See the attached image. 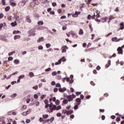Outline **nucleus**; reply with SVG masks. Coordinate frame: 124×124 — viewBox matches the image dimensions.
Segmentation results:
<instances>
[{"label":"nucleus","instance_id":"obj_50","mask_svg":"<svg viewBox=\"0 0 124 124\" xmlns=\"http://www.w3.org/2000/svg\"><path fill=\"white\" fill-rule=\"evenodd\" d=\"M62 113L64 114H67V110H66V109H63Z\"/></svg>","mask_w":124,"mask_h":124},{"label":"nucleus","instance_id":"obj_44","mask_svg":"<svg viewBox=\"0 0 124 124\" xmlns=\"http://www.w3.org/2000/svg\"><path fill=\"white\" fill-rule=\"evenodd\" d=\"M1 2H2V5H5L6 4L5 0H2Z\"/></svg>","mask_w":124,"mask_h":124},{"label":"nucleus","instance_id":"obj_1","mask_svg":"<svg viewBox=\"0 0 124 124\" xmlns=\"http://www.w3.org/2000/svg\"><path fill=\"white\" fill-rule=\"evenodd\" d=\"M0 40H2V41H4V42H8L7 39H6V37L4 35L0 36Z\"/></svg>","mask_w":124,"mask_h":124},{"label":"nucleus","instance_id":"obj_45","mask_svg":"<svg viewBox=\"0 0 124 124\" xmlns=\"http://www.w3.org/2000/svg\"><path fill=\"white\" fill-rule=\"evenodd\" d=\"M109 19L111 21V20H113V19H115V17H113L112 16H109Z\"/></svg>","mask_w":124,"mask_h":124},{"label":"nucleus","instance_id":"obj_3","mask_svg":"<svg viewBox=\"0 0 124 124\" xmlns=\"http://www.w3.org/2000/svg\"><path fill=\"white\" fill-rule=\"evenodd\" d=\"M117 51L118 52V54H121V55H123V48L121 47H119L117 49Z\"/></svg>","mask_w":124,"mask_h":124},{"label":"nucleus","instance_id":"obj_25","mask_svg":"<svg viewBox=\"0 0 124 124\" xmlns=\"http://www.w3.org/2000/svg\"><path fill=\"white\" fill-rule=\"evenodd\" d=\"M63 103H64V104L66 105L67 104V103H68V101L67 100H66L65 99H64L63 101Z\"/></svg>","mask_w":124,"mask_h":124},{"label":"nucleus","instance_id":"obj_48","mask_svg":"<svg viewBox=\"0 0 124 124\" xmlns=\"http://www.w3.org/2000/svg\"><path fill=\"white\" fill-rule=\"evenodd\" d=\"M92 18V16L91 15H89L87 17L88 20H91Z\"/></svg>","mask_w":124,"mask_h":124},{"label":"nucleus","instance_id":"obj_47","mask_svg":"<svg viewBox=\"0 0 124 124\" xmlns=\"http://www.w3.org/2000/svg\"><path fill=\"white\" fill-rule=\"evenodd\" d=\"M120 40H124V38H119L117 40V41H116V42H118L119 41H120Z\"/></svg>","mask_w":124,"mask_h":124},{"label":"nucleus","instance_id":"obj_24","mask_svg":"<svg viewBox=\"0 0 124 124\" xmlns=\"http://www.w3.org/2000/svg\"><path fill=\"white\" fill-rule=\"evenodd\" d=\"M29 76H30V77H33V76H34V74H33V73L32 72H30Z\"/></svg>","mask_w":124,"mask_h":124},{"label":"nucleus","instance_id":"obj_27","mask_svg":"<svg viewBox=\"0 0 124 124\" xmlns=\"http://www.w3.org/2000/svg\"><path fill=\"white\" fill-rule=\"evenodd\" d=\"M20 33V31H14L13 33V34H16V33Z\"/></svg>","mask_w":124,"mask_h":124},{"label":"nucleus","instance_id":"obj_46","mask_svg":"<svg viewBox=\"0 0 124 124\" xmlns=\"http://www.w3.org/2000/svg\"><path fill=\"white\" fill-rule=\"evenodd\" d=\"M58 91H59V89L57 88H55L53 89L54 93H57V92H58Z\"/></svg>","mask_w":124,"mask_h":124},{"label":"nucleus","instance_id":"obj_42","mask_svg":"<svg viewBox=\"0 0 124 124\" xmlns=\"http://www.w3.org/2000/svg\"><path fill=\"white\" fill-rule=\"evenodd\" d=\"M8 62H9V61H13V57H8Z\"/></svg>","mask_w":124,"mask_h":124},{"label":"nucleus","instance_id":"obj_31","mask_svg":"<svg viewBox=\"0 0 124 124\" xmlns=\"http://www.w3.org/2000/svg\"><path fill=\"white\" fill-rule=\"evenodd\" d=\"M46 48H50V47H51V44L48 43V44H46Z\"/></svg>","mask_w":124,"mask_h":124},{"label":"nucleus","instance_id":"obj_20","mask_svg":"<svg viewBox=\"0 0 124 124\" xmlns=\"http://www.w3.org/2000/svg\"><path fill=\"white\" fill-rule=\"evenodd\" d=\"M15 53H16L15 51H12L8 53V56H12V55H13V54H15Z\"/></svg>","mask_w":124,"mask_h":124},{"label":"nucleus","instance_id":"obj_6","mask_svg":"<svg viewBox=\"0 0 124 124\" xmlns=\"http://www.w3.org/2000/svg\"><path fill=\"white\" fill-rule=\"evenodd\" d=\"M25 3L24 2V1H20L19 3H18V5L19 6H20V7H23V6H24L25 5Z\"/></svg>","mask_w":124,"mask_h":124},{"label":"nucleus","instance_id":"obj_21","mask_svg":"<svg viewBox=\"0 0 124 124\" xmlns=\"http://www.w3.org/2000/svg\"><path fill=\"white\" fill-rule=\"evenodd\" d=\"M54 120H55V117H52L49 119V121L50 123H53V122H54Z\"/></svg>","mask_w":124,"mask_h":124},{"label":"nucleus","instance_id":"obj_14","mask_svg":"<svg viewBox=\"0 0 124 124\" xmlns=\"http://www.w3.org/2000/svg\"><path fill=\"white\" fill-rule=\"evenodd\" d=\"M73 17H78V12L76 11L75 14H74L72 15Z\"/></svg>","mask_w":124,"mask_h":124},{"label":"nucleus","instance_id":"obj_5","mask_svg":"<svg viewBox=\"0 0 124 124\" xmlns=\"http://www.w3.org/2000/svg\"><path fill=\"white\" fill-rule=\"evenodd\" d=\"M70 34L73 35V37H74V38H77V37L78 36L77 35V34H76V33H75V32H71Z\"/></svg>","mask_w":124,"mask_h":124},{"label":"nucleus","instance_id":"obj_13","mask_svg":"<svg viewBox=\"0 0 124 124\" xmlns=\"http://www.w3.org/2000/svg\"><path fill=\"white\" fill-rule=\"evenodd\" d=\"M79 34L80 35H83V34H84V31H83V30L82 29L79 30Z\"/></svg>","mask_w":124,"mask_h":124},{"label":"nucleus","instance_id":"obj_30","mask_svg":"<svg viewBox=\"0 0 124 124\" xmlns=\"http://www.w3.org/2000/svg\"><path fill=\"white\" fill-rule=\"evenodd\" d=\"M39 122L40 123H43L44 122V119L42 117H40L39 119Z\"/></svg>","mask_w":124,"mask_h":124},{"label":"nucleus","instance_id":"obj_51","mask_svg":"<svg viewBox=\"0 0 124 124\" xmlns=\"http://www.w3.org/2000/svg\"><path fill=\"white\" fill-rule=\"evenodd\" d=\"M44 103H45L46 104H48V103H49V101L48 100V99H46V100H45Z\"/></svg>","mask_w":124,"mask_h":124},{"label":"nucleus","instance_id":"obj_41","mask_svg":"<svg viewBox=\"0 0 124 124\" xmlns=\"http://www.w3.org/2000/svg\"><path fill=\"white\" fill-rule=\"evenodd\" d=\"M81 104V99L78 98V106H79V105Z\"/></svg>","mask_w":124,"mask_h":124},{"label":"nucleus","instance_id":"obj_55","mask_svg":"<svg viewBox=\"0 0 124 124\" xmlns=\"http://www.w3.org/2000/svg\"><path fill=\"white\" fill-rule=\"evenodd\" d=\"M22 115H23V116H27V115H28V114L27 113V112H23L22 113Z\"/></svg>","mask_w":124,"mask_h":124},{"label":"nucleus","instance_id":"obj_8","mask_svg":"<svg viewBox=\"0 0 124 124\" xmlns=\"http://www.w3.org/2000/svg\"><path fill=\"white\" fill-rule=\"evenodd\" d=\"M66 97L68 98V101H72L73 100V99L71 97V95H66Z\"/></svg>","mask_w":124,"mask_h":124},{"label":"nucleus","instance_id":"obj_64","mask_svg":"<svg viewBox=\"0 0 124 124\" xmlns=\"http://www.w3.org/2000/svg\"><path fill=\"white\" fill-rule=\"evenodd\" d=\"M53 106H54V105H53V102H51V103H50V104L49 105V108H52V107Z\"/></svg>","mask_w":124,"mask_h":124},{"label":"nucleus","instance_id":"obj_59","mask_svg":"<svg viewBox=\"0 0 124 124\" xmlns=\"http://www.w3.org/2000/svg\"><path fill=\"white\" fill-rule=\"evenodd\" d=\"M10 87H11V85H9L8 86L5 87V89L8 90V89H9V88H10Z\"/></svg>","mask_w":124,"mask_h":124},{"label":"nucleus","instance_id":"obj_17","mask_svg":"<svg viewBox=\"0 0 124 124\" xmlns=\"http://www.w3.org/2000/svg\"><path fill=\"white\" fill-rule=\"evenodd\" d=\"M21 36L20 35H15L14 36V39L15 40H16V39H19Z\"/></svg>","mask_w":124,"mask_h":124},{"label":"nucleus","instance_id":"obj_10","mask_svg":"<svg viewBox=\"0 0 124 124\" xmlns=\"http://www.w3.org/2000/svg\"><path fill=\"white\" fill-rule=\"evenodd\" d=\"M44 40V38L43 37H42L41 38H39L37 42L39 43L40 42H41V41H43Z\"/></svg>","mask_w":124,"mask_h":124},{"label":"nucleus","instance_id":"obj_43","mask_svg":"<svg viewBox=\"0 0 124 124\" xmlns=\"http://www.w3.org/2000/svg\"><path fill=\"white\" fill-rule=\"evenodd\" d=\"M56 87H57V88H61V87H62V85H61L60 83H57L56 85Z\"/></svg>","mask_w":124,"mask_h":124},{"label":"nucleus","instance_id":"obj_19","mask_svg":"<svg viewBox=\"0 0 124 124\" xmlns=\"http://www.w3.org/2000/svg\"><path fill=\"white\" fill-rule=\"evenodd\" d=\"M26 113L27 115H29V114H31V109L30 108L27 111Z\"/></svg>","mask_w":124,"mask_h":124},{"label":"nucleus","instance_id":"obj_57","mask_svg":"<svg viewBox=\"0 0 124 124\" xmlns=\"http://www.w3.org/2000/svg\"><path fill=\"white\" fill-rule=\"evenodd\" d=\"M50 14H51V15H55V11H52L50 12Z\"/></svg>","mask_w":124,"mask_h":124},{"label":"nucleus","instance_id":"obj_35","mask_svg":"<svg viewBox=\"0 0 124 124\" xmlns=\"http://www.w3.org/2000/svg\"><path fill=\"white\" fill-rule=\"evenodd\" d=\"M24 77H25V75H21L19 76L18 78L19 79H23V78H24Z\"/></svg>","mask_w":124,"mask_h":124},{"label":"nucleus","instance_id":"obj_2","mask_svg":"<svg viewBox=\"0 0 124 124\" xmlns=\"http://www.w3.org/2000/svg\"><path fill=\"white\" fill-rule=\"evenodd\" d=\"M56 109H57V106H56L55 105H54L53 106L51 107V108H50V112H49V113L53 112V111L54 110H56Z\"/></svg>","mask_w":124,"mask_h":124},{"label":"nucleus","instance_id":"obj_28","mask_svg":"<svg viewBox=\"0 0 124 124\" xmlns=\"http://www.w3.org/2000/svg\"><path fill=\"white\" fill-rule=\"evenodd\" d=\"M62 109V106H58L57 107H56V111H58V110H61Z\"/></svg>","mask_w":124,"mask_h":124},{"label":"nucleus","instance_id":"obj_29","mask_svg":"<svg viewBox=\"0 0 124 124\" xmlns=\"http://www.w3.org/2000/svg\"><path fill=\"white\" fill-rule=\"evenodd\" d=\"M60 100H57L56 101H55V104H56L57 105H60Z\"/></svg>","mask_w":124,"mask_h":124},{"label":"nucleus","instance_id":"obj_12","mask_svg":"<svg viewBox=\"0 0 124 124\" xmlns=\"http://www.w3.org/2000/svg\"><path fill=\"white\" fill-rule=\"evenodd\" d=\"M11 26H12V27H15L16 26H17V22L16 21H15L14 22H12L11 23Z\"/></svg>","mask_w":124,"mask_h":124},{"label":"nucleus","instance_id":"obj_49","mask_svg":"<svg viewBox=\"0 0 124 124\" xmlns=\"http://www.w3.org/2000/svg\"><path fill=\"white\" fill-rule=\"evenodd\" d=\"M34 98H35V99H37V98H38V95H37V94H35L34 95Z\"/></svg>","mask_w":124,"mask_h":124},{"label":"nucleus","instance_id":"obj_63","mask_svg":"<svg viewBox=\"0 0 124 124\" xmlns=\"http://www.w3.org/2000/svg\"><path fill=\"white\" fill-rule=\"evenodd\" d=\"M51 85L52 86H55V85H56V82L54 81H53L52 82H51Z\"/></svg>","mask_w":124,"mask_h":124},{"label":"nucleus","instance_id":"obj_36","mask_svg":"<svg viewBox=\"0 0 124 124\" xmlns=\"http://www.w3.org/2000/svg\"><path fill=\"white\" fill-rule=\"evenodd\" d=\"M38 50H43V46H40L38 47Z\"/></svg>","mask_w":124,"mask_h":124},{"label":"nucleus","instance_id":"obj_16","mask_svg":"<svg viewBox=\"0 0 124 124\" xmlns=\"http://www.w3.org/2000/svg\"><path fill=\"white\" fill-rule=\"evenodd\" d=\"M35 29H32L31 30L29 31L28 32H29V33H33V32H35Z\"/></svg>","mask_w":124,"mask_h":124},{"label":"nucleus","instance_id":"obj_9","mask_svg":"<svg viewBox=\"0 0 124 124\" xmlns=\"http://www.w3.org/2000/svg\"><path fill=\"white\" fill-rule=\"evenodd\" d=\"M120 30H123L124 29V22H121L120 23Z\"/></svg>","mask_w":124,"mask_h":124},{"label":"nucleus","instance_id":"obj_23","mask_svg":"<svg viewBox=\"0 0 124 124\" xmlns=\"http://www.w3.org/2000/svg\"><path fill=\"white\" fill-rule=\"evenodd\" d=\"M9 9H10V7L9 6H7L6 8H5V10L6 12L9 11Z\"/></svg>","mask_w":124,"mask_h":124},{"label":"nucleus","instance_id":"obj_53","mask_svg":"<svg viewBox=\"0 0 124 124\" xmlns=\"http://www.w3.org/2000/svg\"><path fill=\"white\" fill-rule=\"evenodd\" d=\"M52 5L53 7L57 6V3L56 2H52Z\"/></svg>","mask_w":124,"mask_h":124},{"label":"nucleus","instance_id":"obj_11","mask_svg":"<svg viewBox=\"0 0 124 124\" xmlns=\"http://www.w3.org/2000/svg\"><path fill=\"white\" fill-rule=\"evenodd\" d=\"M73 113V110L70 109L69 110L67 111V115H71Z\"/></svg>","mask_w":124,"mask_h":124},{"label":"nucleus","instance_id":"obj_15","mask_svg":"<svg viewBox=\"0 0 124 124\" xmlns=\"http://www.w3.org/2000/svg\"><path fill=\"white\" fill-rule=\"evenodd\" d=\"M49 117V115L48 114H43V119H47Z\"/></svg>","mask_w":124,"mask_h":124},{"label":"nucleus","instance_id":"obj_7","mask_svg":"<svg viewBox=\"0 0 124 124\" xmlns=\"http://www.w3.org/2000/svg\"><path fill=\"white\" fill-rule=\"evenodd\" d=\"M30 18H31V16H26V20H27V21L28 23H31V19Z\"/></svg>","mask_w":124,"mask_h":124},{"label":"nucleus","instance_id":"obj_18","mask_svg":"<svg viewBox=\"0 0 124 124\" xmlns=\"http://www.w3.org/2000/svg\"><path fill=\"white\" fill-rule=\"evenodd\" d=\"M14 62L16 63V64H18V63H20V61L19 60L16 59L14 61Z\"/></svg>","mask_w":124,"mask_h":124},{"label":"nucleus","instance_id":"obj_38","mask_svg":"<svg viewBox=\"0 0 124 124\" xmlns=\"http://www.w3.org/2000/svg\"><path fill=\"white\" fill-rule=\"evenodd\" d=\"M75 110H77L78 109V103H77L76 105L74 107Z\"/></svg>","mask_w":124,"mask_h":124},{"label":"nucleus","instance_id":"obj_62","mask_svg":"<svg viewBox=\"0 0 124 124\" xmlns=\"http://www.w3.org/2000/svg\"><path fill=\"white\" fill-rule=\"evenodd\" d=\"M3 17V14L0 13V19H1Z\"/></svg>","mask_w":124,"mask_h":124},{"label":"nucleus","instance_id":"obj_39","mask_svg":"<svg viewBox=\"0 0 124 124\" xmlns=\"http://www.w3.org/2000/svg\"><path fill=\"white\" fill-rule=\"evenodd\" d=\"M32 89H33V90H37V89H38V86L36 85L35 86H33Z\"/></svg>","mask_w":124,"mask_h":124},{"label":"nucleus","instance_id":"obj_54","mask_svg":"<svg viewBox=\"0 0 124 124\" xmlns=\"http://www.w3.org/2000/svg\"><path fill=\"white\" fill-rule=\"evenodd\" d=\"M56 116L57 117H61V116H62V113H61L60 112H59L57 114H56Z\"/></svg>","mask_w":124,"mask_h":124},{"label":"nucleus","instance_id":"obj_26","mask_svg":"<svg viewBox=\"0 0 124 124\" xmlns=\"http://www.w3.org/2000/svg\"><path fill=\"white\" fill-rule=\"evenodd\" d=\"M10 5H11L13 7L16 6V3L12 2L10 3Z\"/></svg>","mask_w":124,"mask_h":124},{"label":"nucleus","instance_id":"obj_52","mask_svg":"<svg viewBox=\"0 0 124 124\" xmlns=\"http://www.w3.org/2000/svg\"><path fill=\"white\" fill-rule=\"evenodd\" d=\"M66 49L63 48L62 49V53H65L66 52Z\"/></svg>","mask_w":124,"mask_h":124},{"label":"nucleus","instance_id":"obj_33","mask_svg":"<svg viewBox=\"0 0 124 124\" xmlns=\"http://www.w3.org/2000/svg\"><path fill=\"white\" fill-rule=\"evenodd\" d=\"M117 39H118V38H117V37H115L112 38L111 40L112 41H116V40L117 41Z\"/></svg>","mask_w":124,"mask_h":124},{"label":"nucleus","instance_id":"obj_60","mask_svg":"<svg viewBox=\"0 0 124 124\" xmlns=\"http://www.w3.org/2000/svg\"><path fill=\"white\" fill-rule=\"evenodd\" d=\"M50 70H51V68H48L47 69H46L45 70V71H46V72H48L50 71Z\"/></svg>","mask_w":124,"mask_h":124},{"label":"nucleus","instance_id":"obj_40","mask_svg":"<svg viewBox=\"0 0 124 124\" xmlns=\"http://www.w3.org/2000/svg\"><path fill=\"white\" fill-rule=\"evenodd\" d=\"M40 2L38 1V0H36L35 1V4H36V5H38V4H39Z\"/></svg>","mask_w":124,"mask_h":124},{"label":"nucleus","instance_id":"obj_61","mask_svg":"<svg viewBox=\"0 0 124 124\" xmlns=\"http://www.w3.org/2000/svg\"><path fill=\"white\" fill-rule=\"evenodd\" d=\"M30 123H31V120L30 119H27L26 120V124H30Z\"/></svg>","mask_w":124,"mask_h":124},{"label":"nucleus","instance_id":"obj_34","mask_svg":"<svg viewBox=\"0 0 124 124\" xmlns=\"http://www.w3.org/2000/svg\"><path fill=\"white\" fill-rule=\"evenodd\" d=\"M43 24H44V23L43 22V21H40L38 22V25H43Z\"/></svg>","mask_w":124,"mask_h":124},{"label":"nucleus","instance_id":"obj_58","mask_svg":"<svg viewBox=\"0 0 124 124\" xmlns=\"http://www.w3.org/2000/svg\"><path fill=\"white\" fill-rule=\"evenodd\" d=\"M116 120V122H120L121 121V118L120 117H117Z\"/></svg>","mask_w":124,"mask_h":124},{"label":"nucleus","instance_id":"obj_32","mask_svg":"<svg viewBox=\"0 0 124 124\" xmlns=\"http://www.w3.org/2000/svg\"><path fill=\"white\" fill-rule=\"evenodd\" d=\"M10 96L13 98L16 97V96H17V93H15L13 94L12 95H11Z\"/></svg>","mask_w":124,"mask_h":124},{"label":"nucleus","instance_id":"obj_4","mask_svg":"<svg viewBox=\"0 0 124 124\" xmlns=\"http://www.w3.org/2000/svg\"><path fill=\"white\" fill-rule=\"evenodd\" d=\"M66 88L63 87L62 88H59V91L60 93H63V92H65L66 91Z\"/></svg>","mask_w":124,"mask_h":124},{"label":"nucleus","instance_id":"obj_22","mask_svg":"<svg viewBox=\"0 0 124 124\" xmlns=\"http://www.w3.org/2000/svg\"><path fill=\"white\" fill-rule=\"evenodd\" d=\"M61 59V61L63 62L66 61V59H65V57L64 56L62 57Z\"/></svg>","mask_w":124,"mask_h":124},{"label":"nucleus","instance_id":"obj_37","mask_svg":"<svg viewBox=\"0 0 124 124\" xmlns=\"http://www.w3.org/2000/svg\"><path fill=\"white\" fill-rule=\"evenodd\" d=\"M52 76H56L57 75V72L54 71L52 73Z\"/></svg>","mask_w":124,"mask_h":124},{"label":"nucleus","instance_id":"obj_56","mask_svg":"<svg viewBox=\"0 0 124 124\" xmlns=\"http://www.w3.org/2000/svg\"><path fill=\"white\" fill-rule=\"evenodd\" d=\"M62 48H64L65 49H66L67 50L68 49V47L66 46H63L62 47Z\"/></svg>","mask_w":124,"mask_h":124}]
</instances>
